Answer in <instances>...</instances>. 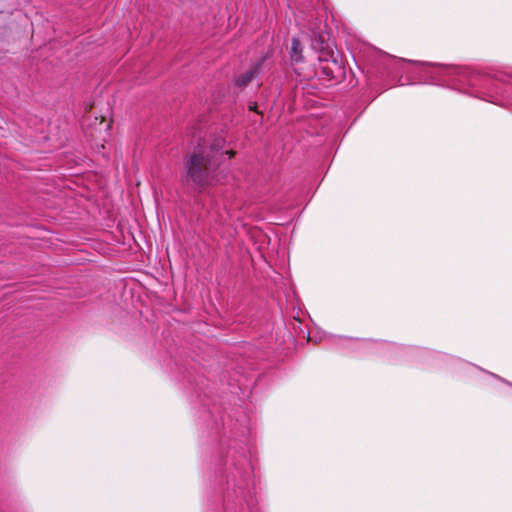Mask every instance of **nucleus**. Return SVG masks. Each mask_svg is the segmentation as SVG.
I'll return each mask as SVG.
<instances>
[{"label":"nucleus","mask_w":512,"mask_h":512,"mask_svg":"<svg viewBox=\"0 0 512 512\" xmlns=\"http://www.w3.org/2000/svg\"><path fill=\"white\" fill-rule=\"evenodd\" d=\"M342 71L341 66L336 61H325L321 65V74L328 80L336 79Z\"/></svg>","instance_id":"f03ea898"},{"label":"nucleus","mask_w":512,"mask_h":512,"mask_svg":"<svg viewBox=\"0 0 512 512\" xmlns=\"http://www.w3.org/2000/svg\"><path fill=\"white\" fill-rule=\"evenodd\" d=\"M249 110L258 112L257 111V103L254 102V103L250 104L249 105Z\"/></svg>","instance_id":"39448f33"},{"label":"nucleus","mask_w":512,"mask_h":512,"mask_svg":"<svg viewBox=\"0 0 512 512\" xmlns=\"http://www.w3.org/2000/svg\"><path fill=\"white\" fill-rule=\"evenodd\" d=\"M225 154L229 155V157L232 158L235 156V151L229 150V151H226Z\"/></svg>","instance_id":"423d86ee"},{"label":"nucleus","mask_w":512,"mask_h":512,"mask_svg":"<svg viewBox=\"0 0 512 512\" xmlns=\"http://www.w3.org/2000/svg\"><path fill=\"white\" fill-rule=\"evenodd\" d=\"M290 56L293 62H300L302 60V46L296 38L292 39Z\"/></svg>","instance_id":"7ed1b4c3"},{"label":"nucleus","mask_w":512,"mask_h":512,"mask_svg":"<svg viewBox=\"0 0 512 512\" xmlns=\"http://www.w3.org/2000/svg\"><path fill=\"white\" fill-rule=\"evenodd\" d=\"M222 153L214 147L201 148L188 154L184 160V181L194 190L201 192L217 182V169Z\"/></svg>","instance_id":"f257e3e1"},{"label":"nucleus","mask_w":512,"mask_h":512,"mask_svg":"<svg viewBox=\"0 0 512 512\" xmlns=\"http://www.w3.org/2000/svg\"><path fill=\"white\" fill-rule=\"evenodd\" d=\"M256 71H257V67L250 69V70L246 71L245 73L241 74L236 79V85L239 87H245L249 82H251Z\"/></svg>","instance_id":"20e7f679"}]
</instances>
